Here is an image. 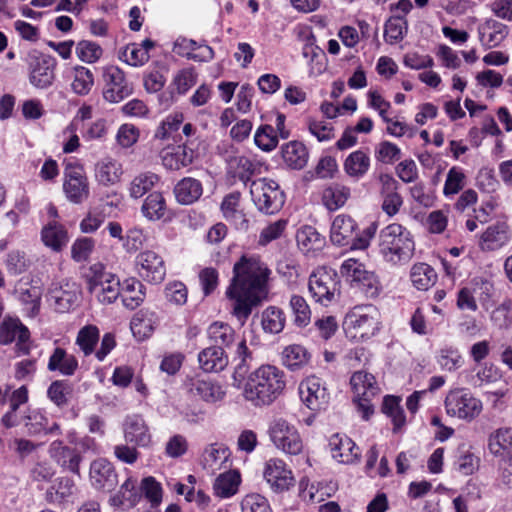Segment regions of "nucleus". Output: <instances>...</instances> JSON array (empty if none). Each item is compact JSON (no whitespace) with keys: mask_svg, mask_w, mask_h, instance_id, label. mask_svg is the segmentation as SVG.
Returning a JSON list of instances; mask_svg holds the SVG:
<instances>
[{"mask_svg":"<svg viewBox=\"0 0 512 512\" xmlns=\"http://www.w3.org/2000/svg\"><path fill=\"white\" fill-rule=\"evenodd\" d=\"M76 53L80 60L94 63L101 57L102 48L95 42L82 40L76 46Z\"/></svg>","mask_w":512,"mask_h":512,"instance_id":"nucleus-57","label":"nucleus"},{"mask_svg":"<svg viewBox=\"0 0 512 512\" xmlns=\"http://www.w3.org/2000/svg\"><path fill=\"white\" fill-rule=\"evenodd\" d=\"M333 458L342 463H352L359 458V448L347 436L333 435L329 440Z\"/></svg>","mask_w":512,"mask_h":512,"instance_id":"nucleus-27","label":"nucleus"},{"mask_svg":"<svg viewBox=\"0 0 512 512\" xmlns=\"http://www.w3.org/2000/svg\"><path fill=\"white\" fill-rule=\"evenodd\" d=\"M90 481L95 489L112 491L118 483L113 464L103 458L94 460L90 466Z\"/></svg>","mask_w":512,"mask_h":512,"instance_id":"nucleus-19","label":"nucleus"},{"mask_svg":"<svg viewBox=\"0 0 512 512\" xmlns=\"http://www.w3.org/2000/svg\"><path fill=\"white\" fill-rule=\"evenodd\" d=\"M264 478L275 492L288 490L294 484V477L291 470L286 468V464L281 459H270L267 461Z\"/></svg>","mask_w":512,"mask_h":512,"instance_id":"nucleus-18","label":"nucleus"},{"mask_svg":"<svg viewBox=\"0 0 512 512\" xmlns=\"http://www.w3.org/2000/svg\"><path fill=\"white\" fill-rule=\"evenodd\" d=\"M340 272L352 287L360 289L369 297L378 294V280L374 272L366 269L365 265L357 259L349 258L345 260L340 268Z\"/></svg>","mask_w":512,"mask_h":512,"instance_id":"nucleus-10","label":"nucleus"},{"mask_svg":"<svg viewBox=\"0 0 512 512\" xmlns=\"http://www.w3.org/2000/svg\"><path fill=\"white\" fill-rule=\"evenodd\" d=\"M195 157L193 149L186 145H179L176 147L173 153L167 154L163 161L165 166L173 170H179L183 167L190 165Z\"/></svg>","mask_w":512,"mask_h":512,"instance_id":"nucleus-46","label":"nucleus"},{"mask_svg":"<svg viewBox=\"0 0 512 512\" xmlns=\"http://www.w3.org/2000/svg\"><path fill=\"white\" fill-rule=\"evenodd\" d=\"M298 246L306 251L318 250L324 243V238L311 226H305L296 234Z\"/></svg>","mask_w":512,"mask_h":512,"instance_id":"nucleus-49","label":"nucleus"},{"mask_svg":"<svg viewBox=\"0 0 512 512\" xmlns=\"http://www.w3.org/2000/svg\"><path fill=\"white\" fill-rule=\"evenodd\" d=\"M375 156L378 161L391 164L401 158V150L397 145L383 141L377 147Z\"/></svg>","mask_w":512,"mask_h":512,"instance_id":"nucleus-59","label":"nucleus"},{"mask_svg":"<svg viewBox=\"0 0 512 512\" xmlns=\"http://www.w3.org/2000/svg\"><path fill=\"white\" fill-rule=\"evenodd\" d=\"M357 228V223L351 216L340 214L332 222L330 239L335 245L349 246L352 249L357 237Z\"/></svg>","mask_w":512,"mask_h":512,"instance_id":"nucleus-20","label":"nucleus"},{"mask_svg":"<svg viewBox=\"0 0 512 512\" xmlns=\"http://www.w3.org/2000/svg\"><path fill=\"white\" fill-rule=\"evenodd\" d=\"M70 392L69 384L64 380L53 381L47 390L48 398L58 407L67 405V395Z\"/></svg>","mask_w":512,"mask_h":512,"instance_id":"nucleus-55","label":"nucleus"},{"mask_svg":"<svg viewBox=\"0 0 512 512\" xmlns=\"http://www.w3.org/2000/svg\"><path fill=\"white\" fill-rule=\"evenodd\" d=\"M43 244L54 252H61L69 242L66 228L59 222L52 220L41 230Z\"/></svg>","mask_w":512,"mask_h":512,"instance_id":"nucleus-24","label":"nucleus"},{"mask_svg":"<svg viewBox=\"0 0 512 512\" xmlns=\"http://www.w3.org/2000/svg\"><path fill=\"white\" fill-rule=\"evenodd\" d=\"M250 194L258 210L265 214L278 212L285 203V194L273 179L259 178L252 181Z\"/></svg>","mask_w":512,"mask_h":512,"instance_id":"nucleus-6","label":"nucleus"},{"mask_svg":"<svg viewBox=\"0 0 512 512\" xmlns=\"http://www.w3.org/2000/svg\"><path fill=\"white\" fill-rule=\"evenodd\" d=\"M435 270L426 263L415 264L411 269L410 278L418 290H427L436 281Z\"/></svg>","mask_w":512,"mask_h":512,"instance_id":"nucleus-43","label":"nucleus"},{"mask_svg":"<svg viewBox=\"0 0 512 512\" xmlns=\"http://www.w3.org/2000/svg\"><path fill=\"white\" fill-rule=\"evenodd\" d=\"M350 195L351 190L348 186L331 183L323 190L322 200L327 209L336 210L346 203Z\"/></svg>","mask_w":512,"mask_h":512,"instance_id":"nucleus-35","label":"nucleus"},{"mask_svg":"<svg viewBox=\"0 0 512 512\" xmlns=\"http://www.w3.org/2000/svg\"><path fill=\"white\" fill-rule=\"evenodd\" d=\"M344 325L352 338H370L380 329V312L371 304L355 306L347 313Z\"/></svg>","mask_w":512,"mask_h":512,"instance_id":"nucleus-5","label":"nucleus"},{"mask_svg":"<svg viewBox=\"0 0 512 512\" xmlns=\"http://www.w3.org/2000/svg\"><path fill=\"white\" fill-rule=\"evenodd\" d=\"M29 82L38 89L50 87L55 79L57 61L54 57L33 50L27 58Z\"/></svg>","mask_w":512,"mask_h":512,"instance_id":"nucleus-9","label":"nucleus"},{"mask_svg":"<svg viewBox=\"0 0 512 512\" xmlns=\"http://www.w3.org/2000/svg\"><path fill=\"white\" fill-rule=\"evenodd\" d=\"M379 252L392 264H406L414 255L415 243L411 233L402 225L393 223L379 233Z\"/></svg>","mask_w":512,"mask_h":512,"instance_id":"nucleus-3","label":"nucleus"},{"mask_svg":"<svg viewBox=\"0 0 512 512\" xmlns=\"http://www.w3.org/2000/svg\"><path fill=\"white\" fill-rule=\"evenodd\" d=\"M310 355L301 345H290L282 353V363L291 371H297L309 362Z\"/></svg>","mask_w":512,"mask_h":512,"instance_id":"nucleus-39","label":"nucleus"},{"mask_svg":"<svg viewBox=\"0 0 512 512\" xmlns=\"http://www.w3.org/2000/svg\"><path fill=\"white\" fill-rule=\"evenodd\" d=\"M103 79L105 82L103 97L109 102L118 103L132 93V86L126 81L124 72L118 67L106 68Z\"/></svg>","mask_w":512,"mask_h":512,"instance_id":"nucleus-15","label":"nucleus"},{"mask_svg":"<svg viewBox=\"0 0 512 512\" xmlns=\"http://www.w3.org/2000/svg\"><path fill=\"white\" fill-rule=\"evenodd\" d=\"M445 408L450 416L472 421L481 413L482 402L466 389H455L446 396Z\"/></svg>","mask_w":512,"mask_h":512,"instance_id":"nucleus-8","label":"nucleus"},{"mask_svg":"<svg viewBox=\"0 0 512 512\" xmlns=\"http://www.w3.org/2000/svg\"><path fill=\"white\" fill-rule=\"evenodd\" d=\"M192 396L207 403H216L225 397V391L220 384L210 379H191L188 384Z\"/></svg>","mask_w":512,"mask_h":512,"instance_id":"nucleus-21","label":"nucleus"},{"mask_svg":"<svg viewBox=\"0 0 512 512\" xmlns=\"http://www.w3.org/2000/svg\"><path fill=\"white\" fill-rule=\"evenodd\" d=\"M201 369L205 372H219L228 365V357L222 347L211 346L203 349L198 355Z\"/></svg>","mask_w":512,"mask_h":512,"instance_id":"nucleus-31","label":"nucleus"},{"mask_svg":"<svg viewBox=\"0 0 512 512\" xmlns=\"http://www.w3.org/2000/svg\"><path fill=\"white\" fill-rule=\"evenodd\" d=\"M95 242L92 238L84 237L74 242L71 247L72 258L76 262H82L88 259L93 251Z\"/></svg>","mask_w":512,"mask_h":512,"instance_id":"nucleus-63","label":"nucleus"},{"mask_svg":"<svg viewBox=\"0 0 512 512\" xmlns=\"http://www.w3.org/2000/svg\"><path fill=\"white\" fill-rule=\"evenodd\" d=\"M242 512H272L268 500L260 494H248L241 502Z\"/></svg>","mask_w":512,"mask_h":512,"instance_id":"nucleus-58","label":"nucleus"},{"mask_svg":"<svg viewBox=\"0 0 512 512\" xmlns=\"http://www.w3.org/2000/svg\"><path fill=\"white\" fill-rule=\"evenodd\" d=\"M309 291L316 302L329 305L340 293V282L335 270L320 267L309 277Z\"/></svg>","mask_w":512,"mask_h":512,"instance_id":"nucleus-7","label":"nucleus"},{"mask_svg":"<svg viewBox=\"0 0 512 512\" xmlns=\"http://www.w3.org/2000/svg\"><path fill=\"white\" fill-rule=\"evenodd\" d=\"M370 165L369 155L363 150H356L347 156L343 168L349 177L359 180L368 172Z\"/></svg>","mask_w":512,"mask_h":512,"instance_id":"nucleus-33","label":"nucleus"},{"mask_svg":"<svg viewBox=\"0 0 512 512\" xmlns=\"http://www.w3.org/2000/svg\"><path fill=\"white\" fill-rule=\"evenodd\" d=\"M227 175L235 181L242 182L245 186L251 181L255 171L252 161L244 155H231L226 160Z\"/></svg>","mask_w":512,"mask_h":512,"instance_id":"nucleus-28","label":"nucleus"},{"mask_svg":"<svg viewBox=\"0 0 512 512\" xmlns=\"http://www.w3.org/2000/svg\"><path fill=\"white\" fill-rule=\"evenodd\" d=\"M80 293L75 282H56L51 284L47 298L55 311L64 313L77 305Z\"/></svg>","mask_w":512,"mask_h":512,"instance_id":"nucleus-13","label":"nucleus"},{"mask_svg":"<svg viewBox=\"0 0 512 512\" xmlns=\"http://www.w3.org/2000/svg\"><path fill=\"white\" fill-rule=\"evenodd\" d=\"M137 264L140 266V276L150 283L162 282L166 275L164 261L154 251H144L137 256Z\"/></svg>","mask_w":512,"mask_h":512,"instance_id":"nucleus-17","label":"nucleus"},{"mask_svg":"<svg viewBox=\"0 0 512 512\" xmlns=\"http://www.w3.org/2000/svg\"><path fill=\"white\" fill-rule=\"evenodd\" d=\"M188 450V441L181 434L173 435L165 445V453L168 457L179 458Z\"/></svg>","mask_w":512,"mask_h":512,"instance_id":"nucleus-64","label":"nucleus"},{"mask_svg":"<svg viewBox=\"0 0 512 512\" xmlns=\"http://www.w3.org/2000/svg\"><path fill=\"white\" fill-rule=\"evenodd\" d=\"M284 312L275 306L267 307L261 316V324L265 332L277 334L280 333L285 326Z\"/></svg>","mask_w":512,"mask_h":512,"instance_id":"nucleus-44","label":"nucleus"},{"mask_svg":"<svg viewBox=\"0 0 512 512\" xmlns=\"http://www.w3.org/2000/svg\"><path fill=\"white\" fill-rule=\"evenodd\" d=\"M508 34V26L495 19H487L478 27L479 41L486 49L500 45Z\"/></svg>","mask_w":512,"mask_h":512,"instance_id":"nucleus-22","label":"nucleus"},{"mask_svg":"<svg viewBox=\"0 0 512 512\" xmlns=\"http://www.w3.org/2000/svg\"><path fill=\"white\" fill-rule=\"evenodd\" d=\"M405 21L401 17H392L385 24L384 37L386 42L393 44L403 39Z\"/></svg>","mask_w":512,"mask_h":512,"instance_id":"nucleus-60","label":"nucleus"},{"mask_svg":"<svg viewBox=\"0 0 512 512\" xmlns=\"http://www.w3.org/2000/svg\"><path fill=\"white\" fill-rule=\"evenodd\" d=\"M79 367L77 358L69 354L64 348L56 347L52 351L47 369L50 372H58L63 376H72Z\"/></svg>","mask_w":512,"mask_h":512,"instance_id":"nucleus-26","label":"nucleus"},{"mask_svg":"<svg viewBox=\"0 0 512 512\" xmlns=\"http://www.w3.org/2000/svg\"><path fill=\"white\" fill-rule=\"evenodd\" d=\"M254 143L263 151L269 152L278 145V137L275 128L271 125L260 126L254 135Z\"/></svg>","mask_w":512,"mask_h":512,"instance_id":"nucleus-51","label":"nucleus"},{"mask_svg":"<svg viewBox=\"0 0 512 512\" xmlns=\"http://www.w3.org/2000/svg\"><path fill=\"white\" fill-rule=\"evenodd\" d=\"M74 491V482L68 477H60L47 490L46 499L52 503H61L67 500Z\"/></svg>","mask_w":512,"mask_h":512,"instance_id":"nucleus-47","label":"nucleus"},{"mask_svg":"<svg viewBox=\"0 0 512 512\" xmlns=\"http://www.w3.org/2000/svg\"><path fill=\"white\" fill-rule=\"evenodd\" d=\"M207 334L215 346L222 348L228 347L230 344H232L235 338L234 329L227 323L223 322L212 323L208 327Z\"/></svg>","mask_w":512,"mask_h":512,"instance_id":"nucleus-45","label":"nucleus"},{"mask_svg":"<svg viewBox=\"0 0 512 512\" xmlns=\"http://www.w3.org/2000/svg\"><path fill=\"white\" fill-rule=\"evenodd\" d=\"M508 240V225L505 222H497L490 225L481 235L480 246L482 250L493 251L504 246Z\"/></svg>","mask_w":512,"mask_h":512,"instance_id":"nucleus-30","label":"nucleus"},{"mask_svg":"<svg viewBox=\"0 0 512 512\" xmlns=\"http://www.w3.org/2000/svg\"><path fill=\"white\" fill-rule=\"evenodd\" d=\"M270 438L278 449L290 455H298L303 443L297 429L285 419H275L269 428Z\"/></svg>","mask_w":512,"mask_h":512,"instance_id":"nucleus-11","label":"nucleus"},{"mask_svg":"<svg viewBox=\"0 0 512 512\" xmlns=\"http://www.w3.org/2000/svg\"><path fill=\"white\" fill-rule=\"evenodd\" d=\"M100 338V331L95 325H85L82 327L76 337V345L85 356L91 355Z\"/></svg>","mask_w":512,"mask_h":512,"instance_id":"nucleus-42","label":"nucleus"},{"mask_svg":"<svg viewBox=\"0 0 512 512\" xmlns=\"http://www.w3.org/2000/svg\"><path fill=\"white\" fill-rule=\"evenodd\" d=\"M240 484V474L236 470L220 474L214 483V490L217 496L228 498L234 495Z\"/></svg>","mask_w":512,"mask_h":512,"instance_id":"nucleus-40","label":"nucleus"},{"mask_svg":"<svg viewBox=\"0 0 512 512\" xmlns=\"http://www.w3.org/2000/svg\"><path fill=\"white\" fill-rule=\"evenodd\" d=\"M121 165L114 159L106 157L95 165V178L103 186H111L120 180Z\"/></svg>","mask_w":512,"mask_h":512,"instance_id":"nucleus-32","label":"nucleus"},{"mask_svg":"<svg viewBox=\"0 0 512 512\" xmlns=\"http://www.w3.org/2000/svg\"><path fill=\"white\" fill-rule=\"evenodd\" d=\"M354 397H374L378 392L375 377L365 371L355 372L351 379Z\"/></svg>","mask_w":512,"mask_h":512,"instance_id":"nucleus-36","label":"nucleus"},{"mask_svg":"<svg viewBox=\"0 0 512 512\" xmlns=\"http://www.w3.org/2000/svg\"><path fill=\"white\" fill-rule=\"evenodd\" d=\"M173 193L181 205H191L198 201L203 194V184L193 177H184L174 186Z\"/></svg>","mask_w":512,"mask_h":512,"instance_id":"nucleus-25","label":"nucleus"},{"mask_svg":"<svg viewBox=\"0 0 512 512\" xmlns=\"http://www.w3.org/2000/svg\"><path fill=\"white\" fill-rule=\"evenodd\" d=\"M86 280L88 291L103 305L114 303L120 296L119 278L101 263L90 266Z\"/></svg>","mask_w":512,"mask_h":512,"instance_id":"nucleus-4","label":"nucleus"},{"mask_svg":"<svg viewBox=\"0 0 512 512\" xmlns=\"http://www.w3.org/2000/svg\"><path fill=\"white\" fill-rule=\"evenodd\" d=\"M123 435L126 443L139 448H148L152 444V435L149 427L141 415L133 414L125 418Z\"/></svg>","mask_w":512,"mask_h":512,"instance_id":"nucleus-16","label":"nucleus"},{"mask_svg":"<svg viewBox=\"0 0 512 512\" xmlns=\"http://www.w3.org/2000/svg\"><path fill=\"white\" fill-rule=\"evenodd\" d=\"M271 270L257 256H242L234 264L233 278L226 291L233 300L232 314L243 326L254 308L267 299Z\"/></svg>","mask_w":512,"mask_h":512,"instance_id":"nucleus-1","label":"nucleus"},{"mask_svg":"<svg viewBox=\"0 0 512 512\" xmlns=\"http://www.w3.org/2000/svg\"><path fill=\"white\" fill-rule=\"evenodd\" d=\"M49 454L62 468L79 474L81 456L74 448L65 446L61 441H54L49 447Z\"/></svg>","mask_w":512,"mask_h":512,"instance_id":"nucleus-23","label":"nucleus"},{"mask_svg":"<svg viewBox=\"0 0 512 512\" xmlns=\"http://www.w3.org/2000/svg\"><path fill=\"white\" fill-rule=\"evenodd\" d=\"M438 363L442 369L453 371L462 365V357L457 349L452 347L440 350Z\"/></svg>","mask_w":512,"mask_h":512,"instance_id":"nucleus-61","label":"nucleus"},{"mask_svg":"<svg viewBox=\"0 0 512 512\" xmlns=\"http://www.w3.org/2000/svg\"><path fill=\"white\" fill-rule=\"evenodd\" d=\"M63 191L74 204H81L90 195L89 182L81 166L69 164L64 171Z\"/></svg>","mask_w":512,"mask_h":512,"instance_id":"nucleus-12","label":"nucleus"},{"mask_svg":"<svg viewBox=\"0 0 512 512\" xmlns=\"http://www.w3.org/2000/svg\"><path fill=\"white\" fill-rule=\"evenodd\" d=\"M167 211L166 201L161 192L150 193L144 200L141 212L149 221H158L165 216Z\"/></svg>","mask_w":512,"mask_h":512,"instance_id":"nucleus-37","label":"nucleus"},{"mask_svg":"<svg viewBox=\"0 0 512 512\" xmlns=\"http://www.w3.org/2000/svg\"><path fill=\"white\" fill-rule=\"evenodd\" d=\"M26 433L29 436L42 435L43 431L47 429L49 420L44 413L40 410H29L23 418Z\"/></svg>","mask_w":512,"mask_h":512,"instance_id":"nucleus-48","label":"nucleus"},{"mask_svg":"<svg viewBox=\"0 0 512 512\" xmlns=\"http://www.w3.org/2000/svg\"><path fill=\"white\" fill-rule=\"evenodd\" d=\"M235 360H238V363L235 366L233 378L235 381L241 382L247 374L250 361L252 360L251 352L244 339L237 345Z\"/></svg>","mask_w":512,"mask_h":512,"instance_id":"nucleus-52","label":"nucleus"},{"mask_svg":"<svg viewBox=\"0 0 512 512\" xmlns=\"http://www.w3.org/2000/svg\"><path fill=\"white\" fill-rule=\"evenodd\" d=\"M94 84L92 72L84 66L74 68V79L71 84L73 91L78 95H87Z\"/></svg>","mask_w":512,"mask_h":512,"instance_id":"nucleus-50","label":"nucleus"},{"mask_svg":"<svg viewBox=\"0 0 512 512\" xmlns=\"http://www.w3.org/2000/svg\"><path fill=\"white\" fill-rule=\"evenodd\" d=\"M465 185V175L462 170L458 167H452L446 177V181L443 188L445 196L455 195Z\"/></svg>","mask_w":512,"mask_h":512,"instance_id":"nucleus-56","label":"nucleus"},{"mask_svg":"<svg viewBox=\"0 0 512 512\" xmlns=\"http://www.w3.org/2000/svg\"><path fill=\"white\" fill-rule=\"evenodd\" d=\"M290 306L294 314V322L299 327L310 323L311 311L306 300L299 295H293L290 299Z\"/></svg>","mask_w":512,"mask_h":512,"instance_id":"nucleus-53","label":"nucleus"},{"mask_svg":"<svg viewBox=\"0 0 512 512\" xmlns=\"http://www.w3.org/2000/svg\"><path fill=\"white\" fill-rule=\"evenodd\" d=\"M491 320L499 329H507L512 325V300L503 301L492 311Z\"/></svg>","mask_w":512,"mask_h":512,"instance_id":"nucleus-54","label":"nucleus"},{"mask_svg":"<svg viewBox=\"0 0 512 512\" xmlns=\"http://www.w3.org/2000/svg\"><path fill=\"white\" fill-rule=\"evenodd\" d=\"M6 268L12 275H19L28 268V260L24 252L13 250L8 253L6 258Z\"/></svg>","mask_w":512,"mask_h":512,"instance_id":"nucleus-62","label":"nucleus"},{"mask_svg":"<svg viewBox=\"0 0 512 512\" xmlns=\"http://www.w3.org/2000/svg\"><path fill=\"white\" fill-rule=\"evenodd\" d=\"M299 395L302 402L313 411L325 409L330 399L324 383L316 376H310L300 383Z\"/></svg>","mask_w":512,"mask_h":512,"instance_id":"nucleus-14","label":"nucleus"},{"mask_svg":"<svg viewBox=\"0 0 512 512\" xmlns=\"http://www.w3.org/2000/svg\"><path fill=\"white\" fill-rule=\"evenodd\" d=\"M159 177L152 172H143L136 175L129 185V195L131 198L139 199L158 183Z\"/></svg>","mask_w":512,"mask_h":512,"instance_id":"nucleus-41","label":"nucleus"},{"mask_svg":"<svg viewBox=\"0 0 512 512\" xmlns=\"http://www.w3.org/2000/svg\"><path fill=\"white\" fill-rule=\"evenodd\" d=\"M286 384L283 370L270 364L261 365L248 375L243 396L254 406H269L284 393Z\"/></svg>","mask_w":512,"mask_h":512,"instance_id":"nucleus-2","label":"nucleus"},{"mask_svg":"<svg viewBox=\"0 0 512 512\" xmlns=\"http://www.w3.org/2000/svg\"><path fill=\"white\" fill-rule=\"evenodd\" d=\"M489 451L496 457L512 451V428H499L490 434L488 439Z\"/></svg>","mask_w":512,"mask_h":512,"instance_id":"nucleus-38","label":"nucleus"},{"mask_svg":"<svg viewBox=\"0 0 512 512\" xmlns=\"http://www.w3.org/2000/svg\"><path fill=\"white\" fill-rule=\"evenodd\" d=\"M144 285L135 278L126 279L120 286L123 305L130 310L136 309L145 298Z\"/></svg>","mask_w":512,"mask_h":512,"instance_id":"nucleus-34","label":"nucleus"},{"mask_svg":"<svg viewBox=\"0 0 512 512\" xmlns=\"http://www.w3.org/2000/svg\"><path fill=\"white\" fill-rule=\"evenodd\" d=\"M281 153L283 161L291 169L301 170L307 165L309 153L300 141L294 140L284 144Z\"/></svg>","mask_w":512,"mask_h":512,"instance_id":"nucleus-29","label":"nucleus"}]
</instances>
